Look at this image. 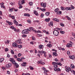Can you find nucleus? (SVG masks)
<instances>
[{
	"label": "nucleus",
	"mask_w": 75,
	"mask_h": 75,
	"mask_svg": "<svg viewBox=\"0 0 75 75\" xmlns=\"http://www.w3.org/2000/svg\"><path fill=\"white\" fill-rule=\"evenodd\" d=\"M59 33L58 30H54L53 32V34H54V35H55V36H58Z\"/></svg>",
	"instance_id": "obj_1"
},
{
	"label": "nucleus",
	"mask_w": 75,
	"mask_h": 75,
	"mask_svg": "<svg viewBox=\"0 0 75 75\" xmlns=\"http://www.w3.org/2000/svg\"><path fill=\"white\" fill-rule=\"evenodd\" d=\"M21 39H18V40H16V43H17L18 44H22L23 42H21Z\"/></svg>",
	"instance_id": "obj_2"
},
{
	"label": "nucleus",
	"mask_w": 75,
	"mask_h": 75,
	"mask_svg": "<svg viewBox=\"0 0 75 75\" xmlns=\"http://www.w3.org/2000/svg\"><path fill=\"white\" fill-rule=\"evenodd\" d=\"M22 33L23 34H28L29 32L28 30H25L22 31Z\"/></svg>",
	"instance_id": "obj_3"
},
{
	"label": "nucleus",
	"mask_w": 75,
	"mask_h": 75,
	"mask_svg": "<svg viewBox=\"0 0 75 75\" xmlns=\"http://www.w3.org/2000/svg\"><path fill=\"white\" fill-rule=\"evenodd\" d=\"M37 63L38 64H42V65H44V64H45V63L42 62L41 60L40 61H38Z\"/></svg>",
	"instance_id": "obj_4"
},
{
	"label": "nucleus",
	"mask_w": 75,
	"mask_h": 75,
	"mask_svg": "<svg viewBox=\"0 0 75 75\" xmlns=\"http://www.w3.org/2000/svg\"><path fill=\"white\" fill-rule=\"evenodd\" d=\"M13 23L14 24H16V25H17V26H18V22L17 21L16 19H14L13 21Z\"/></svg>",
	"instance_id": "obj_5"
},
{
	"label": "nucleus",
	"mask_w": 75,
	"mask_h": 75,
	"mask_svg": "<svg viewBox=\"0 0 75 75\" xmlns=\"http://www.w3.org/2000/svg\"><path fill=\"white\" fill-rule=\"evenodd\" d=\"M41 6L42 7H43L44 8H45V7H46V4L45 3H41Z\"/></svg>",
	"instance_id": "obj_6"
},
{
	"label": "nucleus",
	"mask_w": 75,
	"mask_h": 75,
	"mask_svg": "<svg viewBox=\"0 0 75 75\" xmlns=\"http://www.w3.org/2000/svg\"><path fill=\"white\" fill-rule=\"evenodd\" d=\"M66 71L67 72H69V71H71V68L68 67L67 69H66Z\"/></svg>",
	"instance_id": "obj_7"
},
{
	"label": "nucleus",
	"mask_w": 75,
	"mask_h": 75,
	"mask_svg": "<svg viewBox=\"0 0 75 75\" xmlns=\"http://www.w3.org/2000/svg\"><path fill=\"white\" fill-rule=\"evenodd\" d=\"M12 45L13 46V47H17L18 45L17 44L16 42H14L13 43Z\"/></svg>",
	"instance_id": "obj_8"
},
{
	"label": "nucleus",
	"mask_w": 75,
	"mask_h": 75,
	"mask_svg": "<svg viewBox=\"0 0 75 75\" xmlns=\"http://www.w3.org/2000/svg\"><path fill=\"white\" fill-rule=\"evenodd\" d=\"M65 10L67 11L68 10H71V7H67L65 8Z\"/></svg>",
	"instance_id": "obj_9"
},
{
	"label": "nucleus",
	"mask_w": 75,
	"mask_h": 75,
	"mask_svg": "<svg viewBox=\"0 0 75 75\" xmlns=\"http://www.w3.org/2000/svg\"><path fill=\"white\" fill-rule=\"evenodd\" d=\"M67 47H72V44L71 43H68L66 45Z\"/></svg>",
	"instance_id": "obj_10"
},
{
	"label": "nucleus",
	"mask_w": 75,
	"mask_h": 75,
	"mask_svg": "<svg viewBox=\"0 0 75 75\" xmlns=\"http://www.w3.org/2000/svg\"><path fill=\"white\" fill-rule=\"evenodd\" d=\"M47 52L44 51H40V54L42 55V54H46Z\"/></svg>",
	"instance_id": "obj_11"
},
{
	"label": "nucleus",
	"mask_w": 75,
	"mask_h": 75,
	"mask_svg": "<svg viewBox=\"0 0 75 75\" xmlns=\"http://www.w3.org/2000/svg\"><path fill=\"white\" fill-rule=\"evenodd\" d=\"M34 14H35L36 16H38V13L37 11H34Z\"/></svg>",
	"instance_id": "obj_12"
},
{
	"label": "nucleus",
	"mask_w": 75,
	"mask_h": 75,
	"mask_svg": "<svg viewBox=\"0 0 75 75\" xmlns=\"http://www.w3.org/2000/svg\"><path fill=\"white\" fill-rule=\"evenodd\" d=\"M27 64V63L26 62H23L21 64V65L23 67H25L26 66V64Z\"/></svg>",
	"instance_id": "obj_13"
},
{
	"label": "nucleus",
	"mask_w": 75,
	"mask_h": 75,
	"mask_svg": "<svg viewBox=\"0 0 75 75\" xmlns=\"http://www.w3.org/2000/svg\"><path fill=\"white\" fill-rule=\"evenodd\" d=\"M39 48L40 49H42L44 48V46L42 45H39Z\"/></svg>",
	"instance_id": "obj_14"
},
{
	"label": "nucleus",
	"mask_w": 75,
	"mask_h": 75,
	"mask_svg": "<svg viewBox=\"0 0 75 75\" xmlns=\"http://www.w3.org/2000/svg\"><path fill=\"white\" fill-rule=\"evenodd\" d=\"M53 20L54 21H57L58 22H59V21L58 19L56 18H53Z\"/></svg>",
	"instance_id": "obj_15"
},
{
	"label": "nucleus",
	"mask_w": 75,
	"mask_h": 75,
	"mask_svg": "<svg viewBox=\"0 0 75 75\" xmlns=\"http://www.w3.org/2000/svg\"><path fill=\"white\" fill-rule=\"evenodd\" d=\"M24 16H26L27 17H30V14L28 13H25Z\"/></svg>",
	"instance_id": "obj_16"
},
{
	"label": "nucleus",
	"mask_w": 75,
	"mask_h": 75,
	"mask_svg": "<svg viewBox=\"0 0 75 75\" xmlns=\"http://www.w3.org/2000/svg\"><path fill=\"white\" fill-rule=\"evenodd\" d=\"M75 57H74V56L73 55V56H69V58H70V59H74V58Z\"/></svg>",
	"instance_id": "obj_17"
},
{
	"label": "nucleus",
	"mask_w": 75,
	"mask_h": 75,
	"mask_svg": "<svg viewBox=\"0 0 75 75\" xmlns=\"http://www.w3.org/2000/svg\"><path fill=\"white\" fill-rule=\"evenodd\" d=\"M53 56H57V54L56 52H53Z\"/></svg>",
	"instance_id": "obj_18"
},
{
	"label": "nucleus",
	"mask_w": 75,
	"mask_h": 75,
	"mask_svg": "<svg viewBox=\"0 0 75 75\" xmlns=\"http://www.w3.org/2000/svg\"><path fill=\"white\" fill-rule=\"evenodd\" d=\"M50 20V18H46L45 20V21H46V22H48V21H49Z\"/></svg>",
	"instance_id": "obj_19"
},
{
	"label": "nucleus",
	"mask_w": 75,
	"mask_h": 75,
	"mask_svg": "<svg viewBox=\"0 0 75 75\" xmlns=\"http://www.w3.org/2000/svg\"><path fill=\"white\" fill-rule=\"evenodd\" d=\"M47 47H48L50 48V47H52V45H51V44H48L47 45Z\"/></svg>",
	"instance_id": "obj_20"
},
{
	"label": "nucleus",
	"mask_w": 75,
	"mask_h": 75,
	"mask_svg": "<svg viewBox=\"0 0 75 75\" xmlns=\"http://www.w3.org/2000/svg\"><path fill=\"white\" fill-rule=\"evenodd\" d=\"M52 65H54V64H57V65H59V63L58 62H53L52 63Z\"/></svg>",
	"instance_id": "obj_21"
},
{
	"label": "nucleus",
	"mask_w": 75,
	"mask_h": 75,
	"mask_svg": "<svg viewBox=\"0 0 75 75\" xmlns=\"http://www.w3.org/2000/svg\"><path fill=\"white\" fill-rule=\"evenodd\" d=\"M14 60V59L13 58H10V60L11 62L13 61Z\"/></svg>",
	"instance_id": "obj_22"
},
{
	"label": "nucleus",
	"mask_w": 75,
	"mask_h": 75,
	"mask_svg": "<svg viewBox=\"0 0 75 75\" xmlns=\"http://www.w3.org/2000/svg\"><path fill=\"white\" fill-rule=\"evenodd\" d=\"M22 47H23V45H21L18 46V48L20 49L21 48H22Z\"/></svg>",
	"instance_id": "obj_23"
},
{
	"label": "nucleus",
	"mask_w": 75,
	"mask_h": 75,
	"mask_svg": "<svg viewBox=\"0 0 75 75\" xmlns=\"http://www.w3.org/2000/svg\"><path fill=\"white\" fill-rule=\"evenodd\" d=\"M61 8L62 10L64 11L65 10V8L63 7V6H61Z\"/></svg>",
	"instance_id": "obj_24"
},
{
	"label": "nucleus",
	"mask_w": 75,
	"mask_h": 75,
	"mask_svg": "<svg viewBox=\"0 0 75 75\" xmlns=\"http://www.w3.org/2000/svg\"><path fill=\"white\" fill-rule=\"evenodd\" d=\"M14 65L15 66H16V68H18V64L17 63H16Z\"/></svg>",
	"instance_id": "obj_25"
},
{
	"label": "nucleus",
	"mask_w": 75,
	"mask_h": 75,
	"mask_svg": "<svg viewBox=\"0 0 75 75\" xmlns=\"http://www.w3.org/2000/svg\"><path fill=\"white\" fill-rule=\"evenodd\" d=\"M71 68H75V66L74 65V64H71Z\"/></svg>",
	"instance_id": "obj_26"
},
{
	"label": "nucleus",
	"mask_w": 75,
	"mask_h": 75,
	"mask_svg": "<svg viewBox=\"0 0 75 75\" xmlns=\"http://www.w3.org/2000/svg\"><path fill=\"white\" fill-rule=\"evenodd\" d=\"M17 60H18V61H19V62H21V61H22V60H21V59L20 58H18L17 59Z\"/></svg>",
	"instance_id": "obj_27"
},
{
	"label": "nucleus",
	"mask_w": 75,
	"mask_h": 75,
	"mask_svg": "<svg viewBox=\"0 0 75 75\" xmlns=\"http://www.w3.org/2000/svg\"><path fill=\"white\" fill-rule=\"evenodd\" d=\"M4 61V58H2L0 59V62H3Z\"/></svg>",
	"instance_id": "obj_28"
},
{
	"label": "nucleus",
	"mask_w": 75,
	"mask_h": 75,
	"mask_svg": "<svg viewBox=\"0 0 75 75\" xmlns=\"http://www.w3.org/2000/svg\"><path fill=\"white\" fill-rule=\"evenodd\" d=\"M50 14V12H47L45 13V14L46 16H49V14Z\"/></svg>",
	"instance_id": "obj_29"
},
{
	"label": "nucleus",
	"mask_w": 75,
	"mask_h": 75,
	"mask_svg": "<svg viewBox=\"0 0 75 75\" xmlns=\"http://www.w3.org/2000/svg\"><path fill=\"white\" fill-rule=\"evenodd\" d=\"M10 42V41L8 40H7L5 42L6 44H9V42Z\"/></svg>",
	"instance_id": "obj_30"
},
{
	"label": "nucleus",
	"mask_w": 75,
	"mask_h": 75,
	"mask_svg": "<svg viewBox=\"0 0 75 75\" xmlns=\"http://www.w3.org/2000/svg\"><path fill=\"white\" fill-rule=\"evenodd\" d=\"M1 8H6V7H5V6L4 5H1Z\"/></svg>",
	"instance_id": "obj_31"
},
{
	"label": "nucleus",
	"mask_w": 75,
	"mask_h": 75,
	"mask_svg": "<svg viewBox=\"0 0 75 75\" xmlns=\"http://www.w3.org/2000/svg\"><path fill=\"white\" fill-rule=\"evenodd\" d=\"M13 10H14V8H12L10 9L9 11L11 12H12L13 11Z\"/></svg>",
	"instance_id": "obj_32"
},
{
	"label": "nucleus",
	"mask_w": 75,
	"mask_h": 75,
	"mask_svg": "<svg viewBox=\"0 0 75 75\" xmlns=\"http://www.w3.org/2000/svg\"><path fill=\"white\" fill-rule=\"evenodd\" d=\"M37 36L38 37H42V35H40V34H37Z\"/></svg>",
	"instance_id": "obj_33"
},
{
	"label": "nucleus",
	"mask_w": 75,
	"mask_h": 75,
	"mask_svg": "<svg viewBox=\"0 0 75 75\" xmlns=\"http://www.w3.org/2000/svg\"><path fill=\"white\" fill-rule=\"evenodd\" d=\"M9 25H13V22H9L8 23Z\"/></svg>",
	"instance_id": "obj_34"
},
{
	"label": "nucleus",
	"mask_w": 75,
	"mask_h": 75,
	"mask_svg": "<svg viewBox=\"0 0 75 75\" xmlns=\"http://www.w3.org/2000/svg\"><path fill=\"white\" fill-rule=\"evenodd\" d=\"M13 29V30H14L15 31H16V32H17L18 31V30H16V29L15 28H14Z\"/></svg>",
	"instance_id": "obj_35"
},
{
	"label": "nucleus",
	"mask_w": 75,
	"mask_h": 75,
	"mask_svg": "<svg viewBox=\"0 0 75 75\" xmlns=\"http://www.w3.org/2000/svg\"><path fill=\"white\" fill-rule=\"evenodd\" d=\"M58 10H59L58 8H57L54 11L55 12H57Z\"/></svg>",
	"instance_id": "obj_36"
},
{
	"label": "nucleus",
	"mask_w": 75,
	"mask_h": 75,
	"mask_svg": "<svg viewBox=\"0 0 75 75\" xmlns=\"http://www.w3.org/2000/svg\"><path fill=\"white\" fill-rule=\"evenodd\" d=\"M71 10H72V9H74V7L73 6L71 5Z\"/></svg>",
	"instance_id": "obj_37"
},
{
	"label": "nucleus",
	"mask_w": 75,
	"mask_h": 75,
	"mask_svg": "<svg viewBox=\"0 0 75 75\" xmlns=\"http://www.w3.org/2000/svg\"><path fill=\"white\" fill-rule=\"evenodd\" d=\"M29 4H30V6H33V3L32 2H29Z\"/></svg>",
	"instance_id": "obj_38"
},
{
	"label": "nucleus",
	"mask_w": 75,
	"mask_h": 75,
	"mask_svg": "<svg viewBox=\"0 0 75 75\" xmlns=\"http://www.w3.org/2000/svg\"><path fill=\"white\" fill-rule=\"evenodd\" d=\"M11 52L12 54H14V51H13V50H11Z\"/></svg>",
	"instance_id": "obj_39"
},
{
	"label": "nucleus",
	"mask_w": 75,
	"mask_h": 75,
	"mask_svg": "<svg viewBox=\"0 0 75 75\" xmlns=\"http://www.w3.org/2000/svg\"><path fill=\"white\" fill-rule=\"evenodd\" d=\"M61 13H62V12H61V11H58L57 12V14H61Z\"/></svg>",
	"instance_id": "obj_40"
},
{
	"label": "nucleus",
	"mask_w": 75,
	"mask_h": 75,
	"mask_svg": "<svg viewBox=\"0 0 75 75\" xmlns=\"http://www.w3.org/2000/svg\"><path fill=\"white\" fill-rule=\"evenodd\" d=\"M60 33H61V34H64L65 33V32L64 31H60Z\"/></svg>",
	"instance_id": "obj_41"
},
{
	"label": "nucleus",
	"mask_w": 75,
	"mask_h": 75,
	"mask_svg": "<svg viewBox=\"0 0 75 75\" xmlns=\"http://www.w3.org/2000/svg\"><path fill=\"white\" fill-rule=\"evenodd\" d=\"M53 65H54V68H57V67H58L57 66V64H53Z\"/></svg>",
	"instance_id": "obj_42"
},
{
	"label": "nucleus",
	"mask_w": 75,
	"mask_h": 75,
	"mask_svg": "<svg viewBox=\"0 0 75 75\" xmlns=\"http://www.w3.org/2000/svg\"><path fill=\"white\" fill-rule=\"evenodd\" d=\"M67 54L68 55H70V52L68 51L67 52Z\"/></svg>",
	"instance_id": "obj_43"
},
{
	"label": "nucleus",
	"mask_w": 75,
	"mask_h": 75,
	"mask_svg": "<svg viewBox=\"0 0 75 75\" xmlns=\"http://www.w3.org/2000/svg\"><path fill=\"white\" fill-rule=\"evenodd\" d=\"M60 24L61 26H62V27H64V25L62 23H60Z\"/></svg>",
	"instance_id": "obj_44"
},
{
	"label": "nucleus",
	"mask_w": 75,
	"mask_h": 75,
	"mask_svg": "<svg viewBox=\"0 0 75 75\" xmlns=\"http://www.w3.org/2000/svg\"><path fill=\"white\" fill-rule=\"evenodd\" d=\"M46 10V9H45V8H43L42 9V11H45Z\"/></svg>",
	"instance_id": "obj_45"
},
{
	"label": "nucleus",
	"mask_w": 75,
	"mask_h": 75,
	"mask_svg": "<svg viewBox=\"0 0 75 75\" xmlns=\"http://www.w3.org/2000/svg\"><path fill=\"white\" fill-rule=\"evenodd\" d=\"M12 62L13 64H15V63H16V62H15V60H13V61H12Z\"/></svg>",
	"instance_id": "obj_46"
},
{
	"label": "nucleus",
	"mask_w": 75,
	"mask_h": 75,
	"mask_svg": "<svg viewBox=\"0 0 75 75\" xmlns=\"http://www.w3.org/2000/svg\"><path fill=\"white\" fill-rule=\"evenodd\" d=\"M50 24L52 26H53V22H50Z\"/></svg>",
	"instance_id": "obj_47"
},
{
	"label": "nucleus",
	"mask_w": 75,
	"mask_h": 75,
	"mask_svg": "<svg viewBox=\"0 0 75 75\" xmlns=\"http://www.w3.org/2000/svg\"><path fill=\"white\" fill-rule=\"evenodd\" d=\"M37 33H41V31L39 30H38L37 31Z\"/></svg>",
	"instance_id": "obj_48"
},
{
	"label": "nucleus",
	"mask_w": 75,
	"mask_h": 75,
	"mask_svg": "<svg viewBox=\"0 0 75 75\" xmlns=\"http://www.w3.org/2000/svg\"><path fill=\"white\" fill-rule=\"evenodd\" d=\"M29 28L30 30H33V28L32 27H30Z\"/></svg>",
	"instance_id": "obj_49"
},
{
	"label": "nucleus",
	"mask_w": 75,
	"mask_h": 75,
	"mask_svg": "<svg viewBox=\"0 0 75 75\" xmlns=\"http://www.w3.org/2000/svg\"><path fill=\"white\" fill-rule=\"evenodd\" d=\"M30 68L31 70H33V69H34V68H33V67H30Z\"/></svg>",
	"instance_id": "obj_50"
},
{
	"label": "nucleus",
	"mask_w": 75,
	"mask_h": 75,
	"mask_svg": "<svg viewBox=\"0 0 75 75\" xmlns=\"http://www.w3.org/2000/svg\"><path fill=\"white\" fill-rule=\"evenodd\" d=\"M32 38L33 40H35V38L33 36L32 37Z\"/></svg>",
	"instance_id": "obj_51"
},
{
	"label": "nucleus",
	"mask_w": 75,
	"mask_h": 75,
	"mask_svg": "<svg viewBox=\"0 0 75 75\" xmlns=\"http://www.w3.org/2000/svg\"><path fill=\"white\" fill-rule=\"evenodd\" d=\"M22 37H27V35H23Z\"/></svg>",
	"instance_id": "obj_52"
},
{
	"label": "nucleus",
	"mask_w": 75,
	"mask_h": 75,
	"mask_svg": "<svg viewBox=\"0 0 75 75\" xmlns=\"http://www.w3.org/2000/svg\"><path fill=\"white\" fill-rule=\"evenodd\" d=\"M13 10H14V11H18V9H16L14 8Z\"/></svg>",
	"instance_id": "obj_53"
},
{
	"label": "nucleus",
	"mask_w": 75,
	"mask_h": 75,
	"mask_svg": "<svg viewBox=\"0 0 75 75\" xmlns=\"http://www.w3.org/2000/svg\"><path fill=\"white\" fill-rule=\"evenodd\" d=\"M21 53H19L18 54V57H20V56H21Z\"/></svg>",
	"instance_id": "obj_54"
},
{
	"label": "nucleus",
	"mask_w": 75,
	"mask_h": 75,
	"mask_svg": "<svg viewBox=\"0 0 75 75\" xmlns=\"http://www.w3.org/2000/svg\"><path fill=\"white\" fill-rule=\"evenodd\" d=\"M8 65L9 67H11V63H9L8 64Z\"/></svg>",
	"instance_id": "obj_55"
},
{
	"label": "nucleus",
	"mask_w": 75,
	"mask_h": 75,
	"mask_svg": "<svg viewBox=\"0 0 75 75\" xmlns=\"http://www.w3.org/2000/svg\"><path fill=\"white\" fill-rule=\"evenodd\" d=\"M11 18H12V19H15V17L14 16H12L11 17Z\"/></svg>",
	"instance_id": "obj_56"
},
{
	"label": "nucleus",
	"mask_w": 75,
	"mask_h": 75,
	"mask_svg": "<svg viewBox=\"0 0 75 75\" xmlns=\"http://www.w3.org/2000/svg\"><path fill=\"white\" fill-rule=\"evenodd\" d=\"M8 51V49L7 48H6L5 49V51L6 52H7V51Z\"/></svg>",
	"instance_id": "obj_57"
},
{
	"label": "nucleus",
	"mask_w": 75,
	"mask_h": 75,
	"mask_svg": "<svg viewBox=\"0 0 75 75\" xmlns=\"http://www.w3.org/2000/svg\"><path fill=\"white\" fill-rule=\"evenodd\" d=\"M64 59L62 58L61 59V62H64Z\"/></svg>",
	"instance_id": "obj_58"
},
{
	"label": "nucleus",
	"mask_w": 75,
	"mask_h": 75,
	"mask_svg": "<svg viewBox=\"0 0 75 75\" xmlns=\"http://www.w3.org/2000/svg\"><path fill=\"white\" fill-rule=\"evenodd\" d=\"M27 21L28 23H31V21L30 20H28Z\"/></svg>",
	"instance_id": "obj_59"
},
{
	"label": "nucleus",
	"mask_w": 75,
	"mask_h": 75,
	"mask_svg": "<svg viewBox=\"0 0 75 75\" xmlns=\"http://www.w3.org/2000/svg\"><path fill=\"white\" fill-rule=\"evenodd\" d=\"M54 60L55 61H56V62H57V61H58V59H57V58L54 59Z\"/></svg>",
	"instance_id": "obj_60"
},
{
	"label": "nucleus",
	"mask_w": 75,
	"mask_h": 75,
	"mask_svg": "<svg viewBox=\"0 0 75 75\" xmlns=\"http://www.w3.org/2000/svg\"><path fill=\"white\" fill-rule=\"evenodd\" d=\"M47 72H48V71L46 70H45V71H44V73L45 74H46V73H47Z\"/></svg>",
	"instance_id": "obj_61"
},
{
	"label": "nucleus",
	"mask_w": 75,
	"mask_h": 75,
	"mask_svg": "<svg viewBox=\"0 0 75 75\" xmlns=\"http://www.w3.org/2000/svg\"><path fill=\"white\" fill-rule=\"evenodd\" d=\"M70 38L71 40H72V41H74L75 40H74L72 38Z\"/></svg>",
	"instance_id": "obj_62"
},
{
	"label": "nucleus",
	"mask_w": 75,
	"mask_h": 75,
	"mask_svg": "<svg viewBox=\"0 0 75 75\" xmlns=\"http://www.w3.org/2000/svg\"><path fill=\"white\" fill-rule=\"evenodd\" d=\"M40 16L41 17H44V14H43V13H42L41 14V16Z\"/></svg>",
	"instance_id": "obj_63"
},
{
	"label": "nucleus",
	"mask_w": 75,
	"mask_h": 75,
	"mask_svg": "<svg viewBox=\"0 0 75 75\" xmlns=\"http://www.w3.org/2000/svg\"><path fill=\"white\" fill-rule=\"evenodd\" d=\"M25 75H30V74L28 73H25Z\"/></svg>",
	"instance_id": "obj_64"
}]
</instances>
